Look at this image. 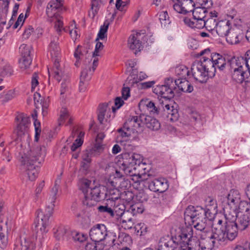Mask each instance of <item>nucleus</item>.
Masks as SVG:
<instances>
[{"instance_id":"f257e3e1","label":"nucleus","mask_w":250,"mask_h":250,"mask_svg":"<svg viewBox=\"0 0 250 250\" xmlns=\"http://www.w3.org/2000/svg\"><path fill=\"white\" fill-rule=\"evenodd\" d=\"M202 56L199 61L195 62L192 65V75L195 81L200 83H206L209 77L215 75L217 68L223 70L226 65V60L220 54L211 53L209 48L201 51Z\"/></svg>"},{"instance_id":"f03ea898","label":"nucleus","mask_w":250,"mask_h":250,"mask_svg":"<svg viewBox=\"0 0 250 250\" xmlns=\"http://www.w3.org/2000/svg\"><path fill=\"white\" fill-rule=\"evenodd\" d=\"M21 169L26 180L35 181L38 176L39 167L35 165L38 161L41 164L46 155L44 147L37 146L32 149H23L19 152Z\"/></svg>"},{"instance_id":"7ed1b4c3","label":"nucleus","mask_w":250,"mask_h":250,"mask_svg":"<svg viewBox=\"0 0 250 250\" xmlns=\"http://www.w3.org/2000/svg\"><path fill=\"white\" fill-rule=\"evenodd\" d=\"M142 157L137 153H125L121 155L118 161L119 169H117L114 174L115 178H120L124 176L133 177L135 182L140 181V173L137 171V167L142 164Z\"/></svg>"},{"instance_id":"20e7f679","label":"nucleus","mask_w":250,"mask_h":250,"mask_svg":"<svg viewBox=\"0 0 250 250\" xmlns=\"http://www.w3.org/2000/svg\"><path fill=\"white\" fill-rule=\"evenodd\" d=\"M236 215L230 214L228 210L220 218H216L213 228L222 243L232 241L238 236V229L235 224Z\"/></svg>"},{"instance_id":"39448f33","label":"nucleus","mask_w":250,"mask_h":250,"mask_svg":"<svg viewBox=\"0 0 250 250\" xmlns=\"http://www.w3.org/2000/svg\"><path fill=\"white\" fill-rule=\"evenodd\" d=\"M79 188L84 195L83 203L88 207L94 206L103 198L105 191L104 186L99 184L94 185V182L87 179L80 181Z\"/></svg>"},{"instance_id":"423d86ee","label":"nucleus","mask_w":250,"mask_h":250,"mask_svg":"<svg viewBox=\"0 0 250 250\" xmlns=\"http://www.w3.org/2000/svg\"><path fill=\"white\" fill-rule=\"evenodd\" d=\"M142 114L138 116H133L129 118L125 123L124 126L118 130L119 135L117 141L121 143L127 141L130 137L136 135L142 130L144 125L142 120Z\"/></svg>"},{"instance_id":"0eeeda50","label":"nucleus","mask_w":250,"mask_h":250,"mask_svg":"<svg viewBox=\"0 0 250 250\" xmlns=\"http://www.w3.org/2000/svg\"><path fill=\"white\" fill-rule=\"evenodd\" d=\"M196 6L194 8L192 18H185L184 22L192 28L201 29L203 21L208 17L209 12L204 7L208 2L207 0H196Z\"/></svg>"},{"instance_id":"6e6552de","label":"nucleus","mask_w":250,"mask_h":250,"mask_svg":"<svg viewBox=\"0 0 250 250\" xmlns=\"http://www.w3.org/2000/svg\"><path fill=\"white\" fill-rule=\"evenodd\" d=\"M230 65L233 70L232 78L234 81L239 83L250 81V74L244 57L232 58L230 61Z\"/></svg>"},{"instance_id":"1a4fd4ad","label":"nucleus","mask_w":250,"mask_h":250,"mask_svg":"<svg viewBox=\"0 0 250 250\" xmlns=\"http://www.w3.org/2000/svg\"><path fill=\"white\" fill-rule=\"evenodd\" d=\"M51 215L50 213L45 212L41 210L37 211L34 230L36 233V238L39 240L41 246L47 237V233L50 225L49 218Z\"/></svg>"},{"instance_id":"9d476101","label":"nucleus","mask_w":250,"mask_h":250,"mask_svg":"<svg viewBox=\"0 0 250 250\" xmlns=\"http://www.w3.org/2000/svg\"><path fill=\"white\" fill-rule=\"evenodd\" d=\"M217 234L214 228L210 232L202 234L199 237L200 239L198 241H191L189 244L190 247L196 248V250H212L214 247H218L219 245L222 244L219 238H218Z\"/></svg>"},{"instance_id":"9b49d317","label":"nucleus","mask_w":250,"mask_h":250,"mask_svg":"<svg viewBox=\"0 0 250 250\" xmlns=\"http://www.w3.org/2000/svg\"><path fill=\"white\" fill-rule=\"evenodd\" d=\"M58 39V38L56 37L53 41H51L49 46V52L54 61V66L52 70L50 71L48 69V72L49 77L52 76L56 80L60 81L61 79L60 73H62V70L60 68V49L57 42Z\"/></svg>"},{"instance_id":"f8f14e48","label":"nucleus","mask_w":250,"mask_h":250,"mask_svg":"<svg viewBox=\"0 0 250 250\" xmlns=\"http://www.w3.org/2000/svg\"><path fill=\"white\" fill-rule=\"evenodd\" d=\"M98 65V59L94 58L92 62L85 64L83 69L80 77L79 90L81 92L84 91L86 88L88 82L90 80L92 75Z\"/></svg>"},{"instance_id":"ddd939ff","label":"nucleus","mask_w":250,"mask_h":250,"mask_svg":"<svg viewBox=\"0 0 250 250\" xmlns=\"http://www.w3.org/2000/svg\"><path fill=\"white\" fill-rule=\"evenodd\" d=\"M227 205L224 208V214L226 210H228L230 214L236 215V211H239V204L241 201V195L239 191L236 189H231L227 196Z\"/></svg>"},{"instance_id":"4468645a","label":"nucleus","mask_w":250,"mask_h":250,"mask_svg":"<svg viewBox=\"0 0 250 250\" xmlns=\"http://www.w3.org/2000/svg\"><path fill=\"white\" fill-rule=\"evenodd\" d=\"M204 211L200 207L188 206L184 212L185 224L193 225L197 221L204 219Z\"/></svg>"},{"instance_id":"2eb2a0df","label":"nucleus","mask_w":250,"mask_h":250,"mask_svg":"<svg viewBox=\"0 0 250 250\" xmlns=\"http://www.w3.org/2000/svg\"><path fill=\"white\" fill-rule=\"evenodd\" d=\"M173 80L172 78H167L164 85L156 86L153 90V93L165 99H170L173 97L174 93L171 84L173 85Z\"/></svg>"},{"instance_id":"dca6fc26","label":"nucleus","mask_w":250,"mask_h":250,"mask_svg":"<svg viewBox=\"0 0 250 250\" xmlns=\"http://www.w3.org/2000/svg\"><path fill=\"white\" fill-rule=\"evenodd\" d=\"M106 192H104V197L106 199L107 201L111 206H115L116 201L120 198V192L118 189L116 188V183L111 179H108L106 182Z\"/></svg>"},{"instance_id":"f3484780","label":"nucleus","mask_w":250,"mask_h":250,"mask_svg":"<svg viewBox=\"0 0 250 250\" xmlns=\"http://www.w3.org/2000/svg\"><path fill=\"white\" fill-rule=\"evenodd\" d=\"M148 36L144 33L137 32L131 34L128 39L127 45L128 47L135 52L140 51L142 47V44L145 42H147Z\"/></svg>"},{"instance_id":"a211bd4d","label":"nucleus","mask_w":250,"mask_h":250,"mask_svg":"<svg viewBox=\"0 0 250 250\" xmlns=\"http://www.w3.org/2000/svg\"><path fill=\"white\" fill-rule=\"evenodd\" d=\"M16 119L18 122V125L15 132L18 136L16 141H18L21 140L22 136L27 131L29 123V118L23 113H19L17 115Z\"/></svg>"},{"instance_id":"6ab92c4d","label":"nucleus","mask_w":250,"mask_h":250,"mask_svg":"<svg viewBox=\"0 0 250 250\" xmlns=\"http://www.w3.org/2000/svg\"><path fill=\"white\" fill-rule=\"evenodd\" d=\"M91 239L95 243H99L105 239L106 236V228L103 224H97L93 227L89 232Z\"/></svg>"},{"instance_id":"aec40b11","label":"nucleus","mask_w":250,"mask_h":250,"mask_svg":"<svg viewBox=\"0 0 250 250\" xmlns=\"http://www.w3.org/2000/svg\"><path fill=\"white\" fill-rule=\"evenodd\" d=\"M114 116L111 108L108 104H101L99 105L98 109V119L100 123L104 124V122L109 123L110 118Z\"/></svg>"},{"instance_id":"412c9836","label":"nucleus","mask_w":250,"mask_h":250,"mask_svg":"<svg viewBox=\"0 0 250 250\" xmlns=\"http://www.w3.org/2000/svg\"><path fill=\"white\" fill-rule=\"evenodd\" d=\"M178 236L180 238V243H185L189 244L191 241H195L193 236V229L191 225L187 226L186 224L185 226H183L179 228V230L178 232Z\"/></svg>"},{"instance_id":"4be33fe9","label":"nucleus","mask_w":250,"mask_h":250,"mask_svg":"<svg viewBox=\"0 0 250 250\" xmlns=\"http://www.w3.org/2000/svg\"><path fill=\"white\" fill-rule=\"evenodd\" d=\"M194 1L190 0H181V1L173 4L174 10L180 14H186L187 13L192 12L194 8L196 6Z\"/></svg>"},{"instance_id":"5701e85b","label":"nucleus","mask_w":250,"mask_h":250,"mask_svg":"<svg viewBox=\"0 0 250 250\" xmlns=\"http://www.w3.org/2000/svg\"><path fill=\"white\" fill-rule=\"evenodd\" d=\"M21 55V59L20 61V66L21 68L26 69L31 63L32 58L30 55L31 48L26 44H22L19 48Z\"/></svg>"},{"instance_id":"b1692460","label":"nucleus","mask_w":250,"mask_h":250,"mask_svg":"<svg viewBox=\"0 0 250 250\" xmlns=\"http://www.w3.org/2000/svg\"><path fill=\"white\" fill-rule=\"evenodd\" d=\"M238 25L232 27L228 34L226 36V41L230 44L238 43L243 38L244 34L242 30L238 27Z\"/></svg>"},{"instance_id":"393cba45","label":"nucleus","mask_w":250,"mask_h":250,"mask_svg":"<svg viewBox=\"0 0 250 250\" xmlns=\"http://www.w3.org/2000/svg\"><path fill=\"white\" fill-rule=\"evenodd\" d=\"M149 189L154 192L163 193L168 188V185L166 179L163 178H156L148 182Z\"/></svg>"},{"instance_id":"a878e982","label":"nucleus","mask_w":250,"mask_h":250,"mask_svg":"<svg viewBox=\"0 0 250 250\" xmlns=\"http://www.w3.org/2000/svg\"><path fill=\"white\" fill-rule=\"evenodd\" d=\"M63 0H52L48 4L46 13L48 17L53 18L59 15L58 12L62 9Z\"/></svg>"},{"instance_id":"bb28decb","label":"nucleus","mask_w":250,"mask_h":250,"mask_svg":"<svg viewBox=\"0 0 250 250\" xmlns=\"http://www.w3.org/2000/svg\"><path fill=\"white\" fill-rule=\"evenodd\" d=\"M15 250H36L35 244L31 239L24 238L16 240L14 244Z\"/></svg>"},{"instance_id":"cd10ccee","label":"nucleus","mask_w":250,"mask_h":250,"mask_svg":"<svg viewBox=\"0 0 250 250\" xmlns=\"http://www.w3.org/2000/svg\"><path fill=\"white\" fill-rule=\"evenodd\" d=\"M218 16V13L215 11L209 12L208 14V17L205 18L203 21L201 29L205 27L207 30L209 31H213L216 28L217 22H216V18Z\"/></svg>"},{"instance_id":"c85d7f7f","label":"nucleus","mask_w":250,"mask_h":250,"mask_svg":"<svg viewBox=\"0 0 250 250\" xmlns=\"http://www.w3.org/2000/svg\"><path fill=\"white\" fill-rule=\"evenodd\" d=\"M236 217L235 224L239 230L243 231L246 229L249 225L250 219L248 214L239 211H236Z\"/></svg>"},{"instance_id":"c756f323","label":"nucleus","mask_w":250,"mask_h":250,"mask_svg":"<svg viewBox=\"0 0 250 250\" xmlns=\"http://www.w3.org/2000/svg\"><path fill=\"white\" fill-rule=\"evenodd\" d=\"M122 207L119 208L120 212L118 213V215L120 216V222L122 225V227L124 228L125 229H131L134 223L132 221V218H127L125 219V217L130 215V212L129 211H125V207L122 206Z\"/></svg>"},{"instance_id":"7c9ffc66","label":"nucleus","mask_w":250,"mask_h":250,"mask_svg":"<svg viewBox=\"0 0 250 250\" xmlns=\"http://www.w3.org/2000/svg\"><path fill=\"white\" fill-rule=\"evenodd\" d=\"M232 23L229 21L221 20L217 22L215 28L216 33L220 37H226L232 28Z\"/></svg>"},{"instance_id":"2f4dec72","label":"nucleus","mask_w":250,"mask_h":250,"mask_svg":"<svg viewBox=\"0 0 250 250\" xmlns=\"http://www.w3.org/2000/svg\"><path fill=\"white\" fill-rule=\"evenodd\" d=\"M59 186L55 184L54 186L52 188L50 191L49 197L48 199V203L50 205L45 208V210L43 211L45 212L50 213V214H52L54 208L55 206V203L57 198V195L58 192Z\"/></svg>"},{"instance_id":"473e14b6","label":"nucleus","mask_w":250,"mask_h":250,"mask_svg":"<svg viewBox=\"0 0 250 250\" xmlns=\"http://www.w3.org/2000/svg\"><path fill=\"white\" fill-rule=\"evenodd\" d=\"M142 120L144 125L152 130H158L160 128V124L159 121L151 116L142 114Z\"/></svg>"},{"instance_id":"72a5a7b5","label":"nucleus","mask_w":250,"mask_h":250,"mask_svg":"<svg viewBox=\"0 0 250 250\" xmlns=\"http://www.w3.org/2000/svg\"><path fill=\"white\" fill-rule=\"evenodd\" d=\"M140 108L143 107L152 114H158L159 107L155 103L149 99L142 100L140 103Z\"/></svg>"},{"instance_id":"f704fd0d","label":"nucleus","mask_w":250,"mask_h":250,"mask_svg":"<svg viewBox=\"0 0 250 250\" xmlns=\"http://www.w3.org/2000/svg\"><path fill=\"white\" fill-rule=\"evenodd\" d=\"M122 205L116 206L115 205V206H111V204H109V202L107 201L105 206H100L98 207V209L99 212L101 213H106L113 217L114 215V212L116 213L117 215L118 213L120 212V209L119 208L120 207L122 208Z\"/></svg>"},{"instance_id":"c9c22d12","label":"nucleus","mask_w":250,"mask_h":250,"mask_svg":"<svg viewBox=\"0 0 250 250\" xmlns=\"http://www.w3.org/2000/svg\"><path fill=\"white\" fill-rule=\"evenodd\" d=\"M206 220L204 219H201L200 221H198L194 223L193 225L194 228L197 231L196 232V235L194 237L198 238L199 237L201 236L203 233H207V232H210L211 231L209 230V228L207 227Z\"/></svg>"},{"instance_id":"e433bc0d","label":"nucleus","mask_w":250,"mask_h":250,"mask_svg":"<svg viewBox=\"0 0 250 250\" xmlns=\"http://www.w3.org/2000/svg\"><path fill=\"white\" fill-rule=\"evenodd\" d=\"M175 83L179 90L184 92L190 93L193 90L192 85L185 78L175 80Z\"/></svg>"},{"instance_id":"4c0bfd02","label":"nucleus","mask_w":250,"mask_h":250,"mask_svg":"<svg viewBox=\"0 0 250 250\" xmlns=\"http://www.w3.org/2000/svg\"><path fill=\"white\" fill-rule=\"evenodd\" d=\"M163 108L167 114V117L168 121L172 122L177 121L179 118V114L176 108H174L173 106H171L169 104H165Z\"/></svg>"},{"instance_id":"58836bf2","label":"nucleus","mask_w":250,"mask_h":250,"mask_svg":"<svg viewBox=\"0 0 250 250\" xmlns=\"http://www.w3.org/2000/svg\"><path fill=\"white\" fill-rule=\"evenodd\" d=\"M227 19L225 21H229V22L233 24L234 26L239 25L241 23V20L237 16L236 11L233 8L229 9L226 14Z\"/></svg>"},{"instance_id":"ea45409f","label":"nucleus","mask_w":250,"mask_h":250,"mask_svg":"<svg viewBox=\"0 0 250 250\" xmlns=\"http://www.w3.org/2000/svg\"><path fill=\"white\" fill-rule=\"evenodd\" d=\"M17 96L15 89L4 90L0 94V102L2 104L8 103Z\"/></svg>"},{"instance_id":"a19ab883","label":"nucleus","mask_w":250,"mask_h":250,"mask_svg":"<svg viewBox=\"0 0 250 250\" xmlns=\"http://www.w3.org/2000/svg\"><path fill=\"white\" fill-rule=\"evenodd\" d=\"M171 71L176 76L181 78H186V77L189 75V71L188 67L184 65H179L171 68Z\"/></svg>"},{"instance_id":"79ce46f5","label":"nucleus","mask_w":250,"mask_h":250,"mask_svg":"<svg viewBox=\"0 0 250 250\" xmlns=\"http://www.w3.org/2000/svg\"><path fill=\"white\" fill-rule=\"evenodd\" d=\"M136 71L135 70H132V72L129 77L130 79L129 82L131 84L137 83L147 77V75L143 72H140L138 74H136Z\"/></svg>"},{"instance_id":"37998d69","label":"nucleus","mask_w":250,"mask_h":250,"mask_svg":"<svg viewBox=\"0 0 250 250\" xmlns=\"http://www.w3.org/2000/svg\"><path fill=\"white\" fill-rule=\"evenodd\" d=\"M213 207L211 208H203V210L204 211V220H206V221L207 220H211L214 218L215 214L217 211V205L215 204V202L213 201Z\"/></svg>"},{"instance_id":"c03bdc74","label":"nucleus","mask_w":250,"mask_h":250,"mask_svg":"<svg viewBox=\"0 0 250 250\" xmlns=\"http://www.w3.org/2000/svg\"><path fill=\"white\" fill-rule=\"evenodd\" d=\"M60 75L61 76V79L60 81H57L60 82L61 80H62L61 87V94L62 95L68 91L70 87V83L69 78L68 76L63 75L62 71V73H60Z\"/></svg>"},{"instance_id":"a18cd8bd","label":"nucleus","mask_w":250,"mask_h":250,"mask_svg":"<svg viewBox=\"0 0 250 250\" xmlns=\"http://www.w3.org/2000/svg\"><path fill=\"white\" fill-rule=\"evenodd\" d=\"M71 118L70 116V114L67 109L65 107H62L60 111V116L59 120V125H63L66 120L68 121V124H70L71 122Z\"/></svg>"},{"instance_id":"49530a36","label":"nucleus","mask_w":250,"mask_h":250,"mask_svg":"<svg viewBox=\"0 0 250 250\" xmlns=\"http://www.w3.org/2000/svg\"><path fill=\"white\" fill-rule=\"evenodd\" d=\"M110 24V22L108 20H106L104 21V24L100 28V31L98 34V38L96 39V41L101 39L103 40L107 36V31Z\"/></svg>"},{"instance_id":"de8ad7c7","label":"nucleus","mask_w":250,"mask_h":250,"mask_svg":"<svg viewBox=\"0 0 250 250\" xmlns=\"http://www.w3.org/2000/svg\"><path fill=\"white\" fill-rule=\"evenodd\" d=\"M53 18H54V27L57 32L59 33L62 30H64L63 26V24L62 20V17L58 15L54 16Z\"/></svg>"},{"instance_id":"09e8293b","label":"nucleus","mask_w":250,"mask_h":250,"mask_svg":"<svg viewBox=\"0 0 250 250\" xmlns=\"http://www.w3.org/2000/svg\"><path fill=\"white\" fill-rule=\"evenodd\" d=\"M135 230L140 236L145 235L147 231V227L143 223H139L134 226Z\"/></svg>"},{"instance_id":"8fccbe9b","label":"nucleus","mask_w":250,"mask_h":250,"mask_svg":"<svg viewBox=\"0 0 250 250\" xmlns=\"http://www.w3.org/2000/svg\"><path fill=\"white\" fill-rule=\"evenodd\" d=\"M66 233V229L64 227L61 226L59 227L56 231H54V236L58 240H61L64 238Z\"/></svg>"},{"instance_id":"3c124183","label":"nucleus","mask_w":250,"mask_h":250,"mask_svg":"<svg viewBox=\"0 0 250 250\" xmlns=\"http://www.w3.org/2000/svg\"><path fill=\"white\" fill-rule=\"evenodd\" d=\"M37 117V115H33V118L35 120L34 121V126L35 129V141L38 142L39 140V136L40 135L41 132L40 129V123L37 119H36V117Z\"/></svg>"},{"instance_id":"603ef678","label":"nucleus","mask_w":250,"mask_h":250,"mask_svg":"<svg viewBox=\"0 0 250 250\" xmlns=\"http://www.w3.org/2000/svg\"><path fill=\"white\" fill-rule=\"evenodd\" d=\"M104 245L98 243H88L85 247V250H102Z\"/></svg>"},{"instance_id":"864d4df0","label":"nucleus","mask_w":250,"mask_h":250,"mask_svg":"<svg viewBox=\"0 0 250 250\" xmlns=\"http://www.w3.org/2000/svg\"><path fill=\"white\" fill-rule=\"evenodd\" d=\"M39 76L37 73H34L31 78V90L34 91L38 88L39 83Z\"/></svg>"},{"instance_id":"5fc2aeb1","label":"nucleus","mask_w":250,"mask_h":250,"mask_svg":"<svg viewBox=\"0 0 250 250\" xmlns=\"http://www.w3.org/2000/svg\"><path fill=\"white\" fill-rule=\"evenodd\" d=\"M87 237L86 235L81 232H74L73 234V238L75 241L83 242L86 240Z\"/></svg>"},{"instance_id":"6e6d98bb","label":"nucleus","mask_w":250,"mask_h":250,"mask_svg":"<svg viewBox=\"0 0 250 250\" xmlns=\"http://www.w3.org/2000/svg\"><path fill=\"white\" fill-rule=\"evenodd\" d=\"M50 103V100L49 99V97H47L46 98H45L42 100V99L41 100V102L40 103L42 105V114L43 116L45 115V114H47V108L49 106Z\"/></svg>"},{"instance_id":"4d7b16f0","label":"nucleus","mask_w":250,"mask_h":250,"mask_svg":"<svg viewBox=\"0 0 250 250\" xmlns=\"http://www.w3.org/2000/svg\"><path fill=\"white\" fill-rule=\"evenodd\" d=\"M124 104V101L122 98L118 97L115 99V106H112L111 109L113 112L116 111V110L120 108Z\"/></svg>"},{"instance_id":"13d9d810","label":"nucleus","mask_w":250,"mask_h":250,"mask_svg":"<svg viewBox=\"0 0 250 250\" xmlns=\"http://www.w3.org/2000/svg\"><path fill=\"white\" fill-rule=\"evenodd\" d=\"M29 10H30V7H28L26 13H27ZM27 16V13H26L25 17L24 16L23 14H21L19 15L17 21L14 25L13 28L14 29H16V28H18L19 25H22L25 19V17Z\"/></svg>"},{"instance_id":"bf43d9fd","label":"nucleus","mask_w":250,"mask_h":250,"mask_svg":"<svg viewBox=\"0 0 250 250\" xmlns=\"http://www.w3.org/2000/svg\"><path fill=\"white\" fill-rule=\"evenodd\" d=\"M99 0H93L91 4V11L94 17L97 14L99 9Z\"/></svg>"},{"instance_id":"052dcab7","label":"nucleus","mask_w":250,"mask_h":250,"mask_svg":"<svg viewBox=\"0 0 250 250\" xmlns=\"http://www.w3.org/2000/svg\"><path fill=\"white\" fill-rule=\"evenodd\" d=\"M8 244L7 237L2 232H0V247L4 249Z\"/></svg>"},{"instance_id":"680f3d73","label":"nucleus","mask_w":250,"mask_h":250,"mask_svg":"<svg viewBox=\"0 0 250 250\" xmlns=\"http://www.w3.org/2000/svg\"><path fill=\"white\" fill-rule=\"evenodd\" d=\"M172 250H196V248L190 247L189 245L185 243H180L179 247L174 248Z\"/></svg>"},{"instance_id":"e2e57ef3","label":"nucleus","mask_w":250,"mask_h":250,"mask_svg":"<svg viewBox=\"0 0 250 250\" xmlns=\"http://www.w3.org/2000/svg\"><path fill=\"white\" fill-rule=\"evenodd\" d=\"M11 72L12 69L11 66L9 64L5 63L2 66V70L0 72V75L1 76L11 75Z\"/></svg>"},{"instance_id":"0e129e2a","label":"nucleus","mask_w":250,"mask_h":250,"mask_svg":"<svg viewBox=\"0 0 250 250\" xmlns=\"http://www.w3.org/2000/svg\"><path fill=\"white\" fill-rule=\"evenodd\" d=\"M83 142V140H81L80 139H76L75 142L71 146V150L72 151H75L78 147H79L82 145Z\"/></svg>"},{"instance_id":"69168bd1","label":"nucleus","mask_w":250,"mask_h":250,"mask_svg":"<svg viewBox=\"0 0 250 250\" xmlns=\"http://www.w3.org/2000/svg\"><path fill=\"white\" fill-rule=\"evenodd\" d=\"M116 238V233L113 232L106 231V239L107 240L108 242H112L113 243Z\"/></svg>"},{"instance_id":"338daca9","label":"nucleus","mask_w":250,"mask_h":250,"mask_svg":"<svg viewBox=\"0 0 250 250\" xmlns=\"http://www.w3.org/2000/svg\"><path fill=\"white\" fill-rule=\"evenodd\" d=\"M244 58L250 77V50H248L246 52Z\"/></svg>"},{"instance_id":"774afa93","label":"nucleus","mask_w":250,"mask_h":250,"mask_svg":"<svg viewBox=\"0 0 250 250\" xmlns=\"http://www.w3.org/2000/svg\"><path fill=\"white\" fill-rule=\"evenodd\" d=\"M141 205H135L131 207L130 209L133 214L142 213L143 211Z\"/></svg>"}]
</instances>
